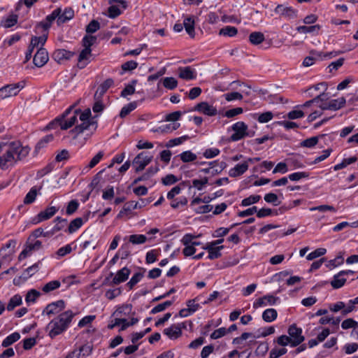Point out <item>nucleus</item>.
I'll return each mask as SVG.
<instances>
[{"mask_svg": "<svg viewBox=\"0 0 358 358\" xmlns=\"http://www.w3.org/2000/svg\"><path fill=\"white\" fill-rule=\"evenodd\" d=\"M29 146H23L20 141H12L1 144L0 152V168L6 170L27 157L30 152Z\"/></svg>", "mask_w": 358, "mask_h": 358, "instance_id": "1", "label": "nucleus"}, {"mask_svg": "<svg viewBox=\"0 0 358 358\" xmlns=\"http://www.w3.org/2000/svg\"><path fill=\"white\" fill-rule=\"evenodd\" d=\"M75 314L70 310L59 314L52 320L46 327V331L51 338L62 334L70 326Z\"/></svg>", "mask_w": 358, "mask_h": 358, "instance_id": "2", "label": "nucleus"}, {"mask_svg": "<svg viewBox=\"0 0 358 358\" xmlns=\"http://www.w3.org/2000/svg\"><path fill=\"white\" fill-rule=\"evenodd\" d=\"M73 106H70L62 115L55 119V122H58L61 129L66 130L73 126L78 121V112L80 109H76L73 111Z\"/></svg>", "mask_w": 358, "mask_h": 358, "instance_id": "3", "label": "nucleus"}, {"mask_svg": "<svg viewBox=\"0 0 358 358\" xmlns=\"http://www.w3.org/2000/svg\"><path fill=\"white\" fill-rule=\"evenodd\" d=\"M234 134L230 136L231 141H238L246 136H252L248 131V125L243 122H237L231 126Z\"/></svg>", "mask_w": 358, "mask_h": 358, "instance_id": "4", "label": "nucleus"}, {"mask_svg": "<svg viewBox=\"0 0 358 358\" xmlns=\"http://www.w3.org/2000/svg\"><path fill=\"white\" fill-rule=\"evenodd\" d=\"M24 87V82L9 84L2 87L0 88V100L16 96Z\"/></svg>", "mask_w": 358, "mask_h": 358, "instance_id": "5", "label": "nucleus"}, {"mask_svg": "<svg viewBox=\"0 0 358 358\" xmlns=\"http://www.w3.org/2000/svg\"><path fill=\"white\" fill-rule=\"evenodd\" d=\"M288 334L291 338V346L296 347L300 345L305 339L302 335V329L296 327V324H292L288 328Z\"/></svg>", "mask_w": 358, "mask_h": 358, "instance_id": "6", "label": "nucleus"}, {"mask_svg": "<svg viewBox=\"0 0 358 358\" xmlns=\"http://www.w3.org/2000/svg\"><path fill=\"white\" fill-rule=\"evenodd\" d=\"M152 159V156L145 152L139 153L133 160V165L136 172H140L148 165Z\"/></svg>", "mask_w": 358, "mask_h": 358, "instance_id": "7", "label": "nucleus"}, {"mask_svg": "<svg viewBox=\"0 0 358 358\" xmlns=\"http://www.w3.org/2000/svg\"><path fill=\"white\" fill-rule=\"evenodd\" d=\"M274 12L287 19H294L297 17L298 10L292 6L279 4L275 8Z\"/></svg>", "mask_w": 358, "mask_h": 358, "instance_id": "8", "label": "nucleus"}, {"mask_svg": "<svg viewBox=\"0 0 358 358\" xmlns=\"http://www.w3.org/2000/svg\"><path fill=\"white\" fill-rule=\"evenodd\" d=\"M97 128V123L94 120L81 121L80 124H78L73 129L71 132L75 133L78 135L85 131H89L90 132L94 131Z\"/></svg>", "mask_w": 358, "mask_h": 358, "instance_id": "9", "label": "nucleus"}, {"mask_svg": "<svg viewBox=\"0 0 358 358\" xmlns=\"http://www.w3.org/2000/svg\"><path fill=\"white\" fill-rule=\"evenodd\" d=\"M65 308V302L63 300H58L57 301L49 303L46 306L43 310V315L50 316L59 313Z\"/></svg>", "mask_w": 358, "mask_h": 358, "instance_id": "10", "label": "nucleus"}, {"mask_svg": "<svg viewBox=\"0 0 358 358\" xmlns=\"http://www.w3.org/2000/svg\"><path fill=\"white\" fill-rule=\"evenodd\" d=\"M278 301H280L279 297L275 296L272 294H267L261 298L257 299L253 303V308H258L259 307L266 306H273L275 305Z\"/></svg>", "mask_w": 358, "mask_h": 358, "instance_id": "11", "label": "nucleus"}, {"mask_svg": "<svg viewBox=\"0 0 358 358\" xmlns=\"http://www.w3.org/2000/svg\"><path fill=\"white\" fill-rule=\"evenodd\" d=\"M150 201H151V200L149 199H141L139 201H129L124 206L123 209L122 210H120L117 217H121L122 215V214L124 213V212L131 211L135 209L141 208L145 206L147 204H148Z\"/></svg>", "mask_w": 358, "mask_h": 358, "instance_id": "12", "label": "nucleus"}, {"mask_svg": "<svg viewBox=\"0 0 358 358\" xmlns=\"http://www.w3.org/2000/svg\"><path fill=\"white\" fill-rule=\"evenodd\" d=\"M192 110L200 112L208 116H215L217 114V108L206 101L197 103Z\"/></svg>", "mask_w": 358, "mask_h": 358, "instance_id": "13", "label": "nucleus"}, {"mask_svg": "<svg viewBox=\"0 0 358 358\" xmlns=\"http://www.w3.org/2000/svg\"><path fill=\"white\" fill-rule=\"evenodd\" d=\"M41 262H38L34 264L32 266L26 268L22 273V275L18 278V279L15 278L13 280V283L15 285H17L20 282V280L22 279L23 281H26L28 278L31 277L36 273H37L40 268Z\"/></svg>", "mask_w": 358, "mask_h": 358, "instance_id": "14", "label": "nucleus"}, {"mask_svg": "<svg viewBox=\"0 0 358 358\" xmlns=\"http://www.w3.org/2000/svg\"><path fill=\"white\" fill-rule=\"evenodd\" d=\"M92 350L90 345H85L78 350L70 352L65 358H86L91 354Z\"/></svg>", "mask_w": 358, "mask_h": 358, "instance_id": "15", "label": "nucleus"}, {"mask_svg": "<svg viewBox=\"0 0 358 358\" xmlns=\"http://www.w3.org/2000/svg\"><path fill=\"white\" fill-rule=\"evenodd\" d=\"M48 52L45 48L40 47L34 55L33 62L35 66L42 67L48 62Z\"/></svg>", "mask_w": 358, "mask_h": 358, "instance_id": "16", "label": "nucleus"}, {"mask_svg": "<svg viewBox=\"0 0 358 358\" xmlns=\"http://www.w3.org/2000/svg\"><path fill=\"white\" fill-rule=\"evenodd\" d=\"M131 273V271L127 267H123L122 269L119 270L117 273L113 278L112 281L110 285H117L122 282H125L129 275Z\"/></svg>", "mask_w": 358, "mask_h": 358, "instance_id": "17", "label": "nucleus"}, {"mask_svg": "<svg viewBox=\"0 0 358 358\" xmlns=\"http://www.w3.org/2000/svg\"><path fill=\"white\" fill-rule=\"evenodd\" d=\"M57 210L58 209L55 206L47 208L45 210L40 212L37 217L34 218V223L37 224L50 219L57 213Z\"/></svg>", "mask_w": 358, "mask_h": 358, "instance_id": "18", "label": "nucleus"}, {"mask_svg": "<svg viewBox=\"0 0 358 358\" xmlns=\"http://www.w3.org/2000/svg\"><path fill=\"white\" fill-rule=\"evenodd\" d=\"M16 241L14 240L8 241L4 246L0 250V257L3 259H6L15 252V247Z\"/></svg>", "mask_w": 358, "mask_h": 358, "instance_id": "19", "label": "nucleus"}, {"mask_svg": "<svg viewBox=\"0 0 358 358\" xmlns=\"http://www.w3.org/2000/svg\"><path fill=\"white\" fill-rule=\"evenodd\" d=\"M62 12L61 8H57L54 10L51 14L46 16L45 19L40 22L39 26H41L43 29L48 30L52 25L53 21L57 18L59 14Z\"/></svg>", "mask_w": 358, "mask_h": 358, "instance_id": "20", "label": "nucleus"}, {"mask_svg": "<svg viewBox=\"0 0 358 358\" xmlns=\"http://www.w3.org/2000/svg\"><path fill=\"white\" fill-rule=\"evenodd\" d=\"M74 55V52L59 49L54 52L52 57L55 61L61 63L65 60L70 59Z\"/></svg>", "mask_w": 358, "mask_h": 358, "instance_id": "21", "label": "nucleus"}, {"mask_svg": "<svg viewBox=\"0 0 358 358\" xmlns=\"http://www.w3.org/2000/svg\"><path fill=\"white\" fill-rule=\"evenodd\" d=\"M226 167V162H220L218 166H208V168L202 169L200 170V172L214 176L220 173Z\"/></svg>", "mask_w": 358, "mask_h": 358, "instance_id": "22", "label": "nucleus"}, {"mask_svg": "<svg viewBox=\"0 0 358 358\" xmlns=\"http://www.w3.org/2000/svg\"><path fill=\"white\" fill-rule=\"evenodd\" d=\"M91 48H85L80 52L78 59V66L80 69H83L89 62L91 56Z\"/></svg>", "mask_w": 358, "mask_h": 358, "instance_id": "23", "label": "nucleus"}, {"mask_svg": "<svg viewBox=\"0 0 358 358\" xmlns=\"http://www.w3.org/2000/svg\"><path fill=\"white\" fill-rule=\"evenodd\" d=\"M249 165L247 162L236 164L234 168L231 169L229 174L231 177L235 178L243 175L248 169Z\"/></svg>", "mask_w": 358, "mask_h": 358, "instance_id": "24", "label": "nucleus"}, {"mask_svg": "<svg viewBox=\"0 0 358 358\" xmlns=\"http://www.w3.org/2000/svg\"><path fill=\"white\" fill-rule=\"evenodd\" d=\"M179 77L185 80H193L196 78V73L190 66L180 67L179 69Z\"/></svg>", "mask_w": 358, "mask_h": 358, "instance_id": "25", "label": "nucleus"}, {"mask_svg": "<svg viewBox=\"0 0 358 358\" xmlns=\"http://www.w3.org/2000/svg\"><path fill=\"white\" fill-rule=\"evenodd\" d=\"M132 310V306L130 304H125L119 306L116 310L113 313L112 317H117L124 318V317L128 316Z\"/></svg>", "mask_w": 358, "mask_h": 358, "instance_id": "26", "label": "nucleus"}, {"mask_svg": "<svg viewBox=\"0 0 358 358\" xmlns=\"http://www.w3.org/2000/svg\"><path fill=\"white\" fill-rule=\"evenodd\" d=\"M194 24V20L192 17H187L183 21V27L191 38H194L195 36Z\"/></svg>", "mask_w": 358, "mask_h": 358, "instance_id": "27", "label": "nucleus"}, {"mask_svg": "<svg viewBox=\"0 0 358 358\" xmlns=\"http://www.w3.org/2000/svg\"><path fill=\"white\" fill-rule=\"evenodd\" d=\"M320 29H321V26L319 24L311 25V26L302 25V26L297 27L296 31L301 34L313 33V34H315L317 35V34H318Z\"/></svg>", "mask_w": 358, "mask_h": 358, "instance_id": "28", "label": "nucleus"}, {"mask_svg": "<svg viewBox=\"0 0 358 358\" xmlns=\"http://www.w3.org/2000/svg\"><path fill=\"white\" fill-rule=\"evenodd\" d=\"M346 280L347 279L340 271L334 275L333 279L331 281V285L334 289H339L345 285Z\"/></svg>", "mask_w": 358, "mask_h": 358, "instance_id": "29", "label": "nucleus"}, {"mask_svg": "<svg viewBox=\"0 0 358 358\" xmlns=\"http://www.w3.org/2000/svg\"><path fill=\"white\" fill-rule=\"evenodd\" d=\"M164 334L171 339L177 338L182 334L181 329L177 325H172L164 330Z\"/></svg>", "mask_w": 358, "mask_h": 358, "instance_id": "30", "label": "nucleus"}, {"mask_svg": "<svg viewBox=\"0 0 358 358\" xmlns=\"http://www.w3.org/2000/svg\"><path fill=\"white\" fill-rule=\"evenodd\" d=\"M74 17V11L71 8H66L64 12L59 14L57 19L58 24H63Z\"/></svg>", "mask_w": 358, "mask_h": 358, "instance_id": "31", "label": "nucleus"}, {"mask_svg": "<svg viewBox=\"0 0 358 358\" xmlns=\"http://www.w3.org/2000/svg\"><path fill=\"white\" fill-rule=\"evenodd\" d=\"M60 286H61V282L59 280H52V281H50V282H47L46 284H45L42 287L41 290L43 291V293L48 294V293H50V292L55 291V289L59 288Z\"/></svg>", "mask_w": 358, "mask_h": 358, "instance_id": "32", "label": "nucleus"}, {"mask_svg": "<svg viewBox=\"0 0 358 358\" xmlns=\"http://www.w3.org/2000/svg\"><path fill=\"white\" fill-rule=\"evenodd\" d=\"M278 316V313L274 308L266 309L262 313V319L266 322H271L274 321Z\"/></svg>", "mask_w": 358, "mask_h": 358, "instance_id": "33", "label": "nucleus"}, {"mask_svg": "<svg viewBox=\"0 0 358 358\" xmlns=\"http://www.w3.org/2000/svg\"><path fill=\"white\" fill-rule=\"evenodd\" d=\"M20 338V334L18 332H13L6 337L2 341L1 345L3 348H8Z\"/></svg>", "mask_w": 358, "mask_h": 358, "instance_id": "34", "label": "nucleus"}, {"mask_svg": "<svg viewBox=\"0 0 358 358\" xmlns=\"http://www.w3.org/2000/svg\"><path fill=\"white\" fill-rule=\"evenodd\" d=\"M22 302V296L20 294H15L10 299L6 306V309L8 311H11L14 310L17 306L21 305Z\"/></svg>", "mask_w": 358, "mask_h": 358, "instance_id": "35", "label": "nucleus"}, {"mask_svg": "<svg viewBox=\"0 0 358 358\" xmlns=\"http://www.w3.org/2000/svg\"><path fill=\"white\" fill-rule=\"evenodd\" d=\"M265 39L263 33L259 31L252 32L249 36V41L252 45H259L262 43Z\"/></svg>", "mask_w": 358, "mask_h": 358, "instance_id": "36", "label": "nucleus"}, {"mask_svg": "<svg viewBox=\"0 0 358 358\" xmlns=\"http://www.w3.org/2000/svg\"><path fill=\"white\" fill-rule=\"evenodd\" d=\"M54 139V136L52 134H48L42 138L36 144L35 147V152H38L39 150L45 147L52 140Z\"/></svg>", "mask_w": 358, "mask_h": 358, "instance_id": "37", "label": "nucleus"}, {"mask_svg": "<svg viewBox=\"0 0 358 358\" xmlns=\"http://www.w3.org/2000/svg\"><path fill=\"white\" fill-rule=\"evenodd\" d=\"M137 107V102L132 101L128 103L127 105L124 106L120 113V117L121 118L125 117L127 115H129L131 111L135 110Z\"/></svg>", "mask_w": 358, "mask_h": 358, "instance_id": "38", "label": "nucleus"}, {"mask_svg": "<svg viewBox=\"0 0 358 358\" xmlns=\"http://www.w3.org/2000/svg\"><path fill=\"white\" fill-rule=\"evenodd\" d=\"M83 224V220L81 217H77L70 222L67 231L69 234H73L80 229Z\"/></svg>", "mask_w": 358, "mask_h": 358, "instance_id": "39", "label": "nucleus"}, {"mask_svg": "<svg viewBox=\"0 0 358 358\" xmlns=\"http://www.w3.org/2000/svg\"><path fill=\"white\" fill-rule=\"evenodd\" d=\"M113 80L110 78L106 80L97 89L94 95L95 98L96 99L98 93H99L100 96L103 95L113 85Z\"/></svg>", "mask_w": 358, "mask_h": 358, "instance_id": "40", "label": "nucleus"}, {"mask_svg": "<svg viewBox=\"0 0 358 358\" xmlns=\"http://www.w3.org/2000/svg\"><path fill=\"white\" fill-rule=\"evenodd\" d=\"M345 102L346 100L344 97H340L336 99H332L329 102L330 110H338L345 106Z\"/></svg>", "mask_w": 358, "mask_h": 358, "instance_id": "41", "label": "nucleus"}, {"mask_svg": "<svg viewBox=\"0 0 358 358\" xmlns=\"http://www.w3.org/2000/svg\"><path fill=\"white\" fill-rule=\"evenodd\" d=\"M18 16L17 14H11L2 21V25L5 28H10L17 22Z\"/></svg>", "mask_w": 358, "mask_h": 358, "instance_id": "42", "label": "nucleus"}, {"mask_svg": "<svg viewBox=\"0 0 358 358\" xmlns=\"http://www.w3.org/2000/svg\"><path fill=\"white\" fill-rule=\"evenodd\" d=\"M46 40H47L46 35H43V36H41L38 37L34 36L31 38V41L29 45L34 48H38L39 46L41 47L45 44Z\"/></svg>", "mask_w": 358, "mask_h": 358, "instance_id": "43", "label": "nucleus"}, {"mask_svg": "<svg viewBox=\"0 0 358 358\" xmlns=\"http://www.w3.org/2000/svg\"><path fill=\"white\" fill-rule=\"evenodd\" d=\"M136 80H133L131 83L127 85L121 92L122 97H127L128 95H131L135 93Z\"/></svg>", "mask_w": 358, "mask_h": 358, "instance_id": "44", "label": "nucleus"}, {"mask_svg": "<svg viewBox=\"0 0 358 358\" xmlns=\"http://www.w3.org/2000/svg\"><path fill=\"white\" fill-rule=\"evenodd\" d=\"M147 241V237L143 234H132L129 236V241L134 245L143 244Z\"/></svg>", "mask_w": 358, "mask_h": 358, "instance_id": "45", "label": "nucleus"}, {"mask_svg": "<svg viewBox=\"0 0 358 358\" xmlns=\"http://www.w3.org/2000/svg\"><path fill=\"white\" fill-rule=\"evenodd\" d=\"M358 304V296L351 299L345 305L344 310H342V314L346 315L355 310V306Z\"/></svg>", "mask_w": 358, "mask_h": 358, "instance_id": "46", "label": "nucleus"}, {"mask_svg": "<svg viewBox=\"0 0 358 358\" xmlns=\"http://www.w3.org/2000/svg\"><path fill=\"white\" fill-rule=\"evenodd\" d=\"M180 159L183 162H191L196 159V155L190 150L182 152L179 155Z\"/></svg>", "mask_w": 358, "mask_h": 358, "instance_id": "47", "label": "nucleus"}, {"mask_svg": "<svg viewBox=\"0 0 358 358\" xmlns=\"http://www.w3.org/2000/svg\"><path fill=\"white\" fill-rule=\"evenodd\" d=\"M37 195V189L36 187H33L31 188V189L29 191V192L26 194L24 199V204H30L32 203L36 197Z\"/></svg>", "mask_w": 358, "mask_h": 358, "instance_id": "48", "label": "nucleus"}, {"mask_svg": "<svg viewBox=\"0 0 358 358\" xmlns=\"http://www.w3.org/2000/svg\"><path fill=\"white\" fill-rule=\"evenodd\" d=\"M41 295L40 292L34 289H30L26 294L25 301L27 303H34L36 299Z\"/></svg>", "mask_w": 358, "mask_h": 358, "instance_id": "49", "label": "nucleus"}, {"mask_svg": "<svg viewBox=\"0 0 358 358\" xmlns=\"http://www.w3.org/2000/svg\"><path fill=\"white\" fill-rule=\"evenodd\" d=\"M238 30L236 27L226 26L220 30V34L222 36L232 37L236 35Z\"/></svg>", "mask_w": 358, "mask_h": 358, "instance_id": "50", "label": "nucleus"}, {"mask_svg": "<svg viewBox=\"0 0 358 358\" xmlns=\"http://www.w3.org/2000/svg\"><path fill=\"white\" fill-rule=\"evenodd\" d=\"M261 199L260 195H251L244 199L241 201V206L243 207L250 206L252 204L256 203L259 202V201Z\"/></svg>", "mask_w": 358, "mask_h": 358, "instance_id": "51", "label": "nucleus"}, {"mask_svg": "<svg viewBox=\"0 0 358 358\" xmlns=\"http://www.w3.org/2000/svg\"><path fill=\"white\" fill-rule=\"evenodd\" d=\"M143 277V273H136L130 279V280L127 283V286L129 289H133V287L141 281V280Z\"/></svg>", "mask_w": 358, "mask_h": 358, "instance_id": "52", "label": "nucleus"}, {"mask_svg": "<svg viewBox=\"0 0 358 358\" xmlns=\"http://www.w3.org/2000/svg\"><path fill=\"white\" fill-rule=\"evenodd\" d=\"M179 127V123L173 122L159 127V130H160L162 133H169L178 129Z\"/></svg>", "mask_w": 358, "mask_h": 358, "instance_id": "53", "label": "nucleus"}, {"mask_svg": "<svg viewBox=\"0 0 358 358\" xmlns=\"http://www.w3.org/2000/svg\"><path fill=\"white\" fill-rule=\"evenodd\" d=\"M358 327V322L352 318H348L341 323L343 329H356Z\"/></svg>", "mask_w": 358, "mask_h": 358, "instance_id": "54", "label": "nucleus"}, {"mask_svg": "<svg viewBox=\"0 0 358 358\" xmlns=\"http://www.w3.org/2000/svg\"><path fill=\"white\" fill-rule=\"evenodd\" d=\"M159 252L157 250H151L146 253L145 262L146 264H152L157 260Z\"/></svg>", "mask_w": 358, "mask_h": 358, "instance_id": "55", "label": "nucleus"}, {"mask_svg": "<svg viewBox=\"0 0 358 358\" xmlns=\"http://www.w3.org/2000/svg\"><path fill=\"white\" fill-rule=\"evenodd\" d=\"M198 299L199 297H196L195 299L188 300L186 302V305L188 309L192 314L201 308L199 303H196V301H198Z\"/></svg>", "mask_w": 358, "mask_h": 358, "instance_id": "56", "label": "nucleus"}, {"mask_svg": "<svg viewBox=\"0 0 358 358\" xmlns=\"http://www.w3.org/2000/svg\"><path fill=\"white\" fill-rule=\"evenodd\" d=\"M177 80L173 77H166L163 80V85L169 90L175 89L177 87Z\"/></svg>", "mask_w": 358, "mask_h": 358, "instance_id": "57", "label": "nucleus"}, {"mask_svg": "<svg viewBox=\"0 0 358 358\" xmlns=\"http://www.w3.org/2000/svg\"><path fill=\"white\" fill-rule=\"evenodd\" d=\"M309 176V173L305 171L295 172L288 176L289 178L292 181H299L303 178H307Z\"/></svg>", "mask_w": 358, "mask_h": 358, "instance_id": "58", "label": "nucleus"}, {"mask_svg": "<svg viewBox=\"0 0 358 358\" xmlns=\"http://www.w3.org/2000/svg\"><path fill=\"white\" fill-rule=\"evenodd\" d=\"M266 202L272 203L273 206H276L280 203V201H278V197L277 194L274 193H268L264 195V197Z\"/></svg>", "mask_w": 358, "mask_h": 358, "instance_id": "59", "label": "nucleus"}, {"mask_svg": "<svg viewBox=\"0 0 358 358\" xmlns=\"http://www.w3.org/2000/svg\"><path fill=\"white\" fill-rule=\"evenodd\" d=\"M324 136V135L323 134L319 136H313L311 138H307L301 143V145L306 148H313L317 143L319 138Z\"/></svg>", "mask_w": 358, "mask_h": 358, "instance_id": "60", "label": "nucleus"}, {"mask_svg": "<svg viewBox=\"0 0 358 358\" xmlns=\"http://www.w3.org/2000/svg\"><path fill=\"white\" fill-rule=\"evenodd\" d=\"M104 155L103 151H99L90 162L86 169H90L94 168L96 164L99 163Z\"/></svg>", "mask_w": 358, "mask_h": 358, "instance_id": "61", "label": "nucleus"}, {"mask_svg": "<svg viewBox=\"0 0 358 358\" xmlns=\"http://www.w3.org/2000/svg\"><path fill=\"white\" fill-rule=\"evenodd\" d=\"M79 207V202L76 200H71L66 207V213L69 215L73 214Z\"/></svg>", "mask_w": 358, "mask_h": 358, "instance_id": "62", "label": "nucleus"}, {"mask_svg": "<svg viewBox=\"0 0 358 358\" xmlns=\"http://www.w3.org/2000/svg\"><path fill=\"white\" fill-rule=\"evenodd\" d=\"M343 263V258L342 256H338L334 259L327 262L326 266L329 269H333L336 266L341 265Z\"/></svg>", "mask_w": 358, "mask_h": 358, "instance_id": "63", "label": "nucleus"}, {"mask_svg": "<svg viewBox=\"0 0 358 358\" xmlns=\"http://www.w3.org/2000/svg\"><path fill=\"white\" fill-rule=\"evenodd\" d=\"M96 37L92 35L85 36L83 38V45L85 48H91V46L96 42Z\"/></svg>", "mask_w": 358, "mask_h": 358, "instance_id": "64", "label": "nucleus"}]
</instances>
